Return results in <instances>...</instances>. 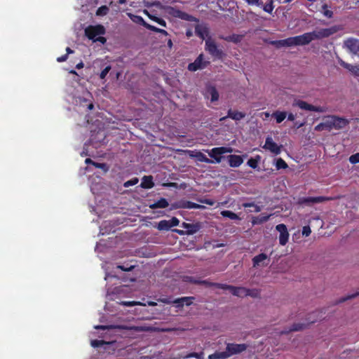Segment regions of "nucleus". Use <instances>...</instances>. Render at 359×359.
<instances>
[{
    "label": "nucleus",
    "mask_w": 359,
    "mask_h": 359,
    "mask_svg": "<svg viewBox=\"0 0 359 359\" xmlns=\"http://www.w3.org/2000/svg\"><path fill=\"white\" fill-rule=\"evenodd\" d=\"M325 313V309L316 310L306 315L304 322L293 323V332H298L306 330L318 320L325 319L323 315Z\"/></svg>",
    "instance_id": "1"
},
{
    "label": "nucleus",
    "mask_w": 359,
    "mask_h": 359,
    "mask_svg": "<svg viewBox=\"0 0 359 359\" xmlns=\"http://www.w3.org/2000/svg\"><path fill=\"white\" fill-rule=\"evenodd\" d=\"M344 29V26L341 25H334L329 28L316 29L311 32H309L311 41L319 40L324 38H327L331 35L337 33L339 31Z\"/></svg>",
    "instance_id": "2"
},
{
    "label": "nucleus",
    "mask_w": 359,
    "mask_h": 359,
    "mask_svg": "<svg viewBox=\"0 0 359 359\" xmlns=\"http://www.w3.org/2000/svg\"><path fill=\"white\" fill-rule=\"evenodd\" d=\"M85 35L90 40L94 41V39L100 35H104L106 29L102 25H89L85 30Z\"/></svg>",
    "instance_id": "3"
},
{
    "label": "nucleus",
    "mask_w": 359,
    "mask_h": 359,
    "mask_svg": "<svg viewBox=\"0 0 359 359\" xmlns=\"http://www.w3.org/2000/svg\"><path fill=\"white\" fill-rule=\"evenodd\" d=\"M248 345L245 344L227 343L224 353L227 359L233 355L241 353L246 351Z\"/></svg>",
    "instance_id": "4"
},
{
    "label": "nucleus",
    "mask_w": 359,
    "mask_h": 359,
    "mask_svg": "<svg viewBox=\"0 0 359 359\" xmlns=\"http://www.w3.org/2000/svg\"><path fill=\"white\" fill-rule=\"evenodd\" d=\"M232 151V149L226 147H214L210 151L208 155L210 158L214 159V163H219L222 161V155L226 153H230Z\"/></svg>",
    "instance_id": "5"
},
{
    "label": "nucleus",
    "mask_w": 359,
    "mask_h": 359,
    "mask_svg": "<svg viewBox=\"0 0 359 359\" xmlns=\"http://www.w3.org/2000/svg\"><path fill=\"white\" fill-rule=\"evenodd\" d=\"M297 106L302 109L307 110V111H313L320 113H324L327 111V107H316L312 104L307 103L305 101L300 100H294L293 102V106Z\"/></svg>",
    "instance_id": "6"
},
{
    "label": "nucleus",
    "mask_w": 359,
    "mask_h": 359,
    "mask_svg": "<svg viewBox=\"0 0 359 359\" xmlns=\"http://www.w3.org/2000/svg\"><path fill=\"white\" fill-rule=\"evenodd\" d=\"M332 199V198L325 197V196L306 197V198H299L297 203L299 205L311 206L314 203H323L325 201H330Z\"/></svg>",
    "instance_id": "7"
},
{
    "label": "nucleus",
    "mask_w": 359,
    "mask_h": 359,
    "mask_svg": "<svg viewBox=\"0 0 359 359\" xmlns=\"http://www.w3.org/2000/svg\"><path fill=\"white\" fill-rule=\"evenodd\" d=\"M193 299H194L193 297H184L175 299L173 301H171L170 298L159 299L158 301L165 304L172 302L176 304L177 307H182L184 305L190 306L192 304Z\"/></svg>",
    "instance_id": "8"
},
{
    "label": "nucleus",
    "mask_w": 359,
    "mask_h": 359,
    "mask_svg": "<svg viewBox=\"0 0 359 359\" xmlns=\"http://www.w3.org/2000/svg\"><path fill=\"white\" fill-rule=\"evenodd\" d=\"M205 50L213 57L221 59L224 55L222 50L219 49L215 42L210 39L205 41Z\"/></svg>",
    "instance_id": "9"
},
{
    "label": "nucleus",
    "mask_w": 359,
    "mask_h": 359,
    "mask_svg": "<svg viewBox=\"0 0 359 359\" xmlns=\"http://www.w3.org/2000/svg\"><path fill=\"white\" fill-rule=\"evenodd\" d=\"M217 286L219 289L229 290L233 295L238 297H244L246 292V287H236L227 284H219Z\"/></svg>",
    "instance_id": "10"
},
{
    "label": "nucleus",
    "mask_w": 359,
    "mask_h": 359,
    "mask_svg": "<svg viewBox=\"0 0 359 359\" xmlns=\"http://www.w3.org/2000/svg\"><path fill=\"white\" fill-rule=\"evenodd\" d=\"M344 48H346L353 55L359 56V40L354 38H348L343 43Z\"/></svg>",
    "instance_id": "11"
},
{
    "label": "nucleus",
    "mask_w": 359,
    "mask_h": 359,
    "mask_svg": "<svg viewBox=\"0 0 359 359\" xmlns=\"http://www.w3.org/2000/svg\"><path fill=\"white\" fill-rule=\"evenodd\" d=\"M209 62L203 61V54L199 55L194 62L189 64L188 69L191 72H196L198 69H204L209 64Z\"/></svg>",
    "instance_id": "12"
},
{
    "label": "nucleus",
    "mask_w": 359,
    "mask_h": 359,
    "mask_svg": "<svg viewBox=\"0 0 359 359\" xmlns=\"http://www.w3.org/2000/svg\"><path fill=\"white\" fill-rule=\"evenodd\" d=\"M337 60L339 64L342 67L347 69L353 76L355 78H359V64L351 65L349 63L344 62L339 57H337Z\"/></svg>",
    "instance_id": "13"
},
{
    "label": "nucleus",
    "mask_w": 359,
    "mask_h": 359,
    "mask_svg": "<svg viewBox=\"0 0 359 359\" xmlns=\"http://www.w3.org/2000/svg\"><path fill=\"white\" fill-rule=\"evenodd\" d=\"M276 230L280 233L279 243L281 245H284L288 241L289 233L287 226L283 224H279L276 226Z\"/></svg>",
    "instance_id": "14"
},
{
    "label": "nucleus",
    "mask_w": 359,
    "mask_h": 359,
    "mask_svg": "<svg viewBox=\"0 0 359 359\" xmlns=\"http://www.w3.org/2000/svg\"><path fill=\"white\" fill-rule=\"evenodd\" d=\"M328 118L332 119V128L335 129L344 128L349 123L348 120L335 116H328Z\"/></svg>",
    "instance_id": "15"
},
{
    "label": "nucleus",
    "mask_w": 359,
    "mask_h": 359,
    "mask_svg": "<svg viewBox=\"0 0 359 359\" xmlns=\"http://www.w3.org/2000/svg\"><path fill=\"white\" fill-rule=\"evenodd\" d=\"M263 147L274 154H279L280 153V147L273 141L271 137H266Z\"/></svg>",
    "instance_id": "16"
},
{
    "label": "nucleus",
    "mask_w": 359,
    "mask_h": 359,
    "mask_svg": "<svg viewBox=\"0 0 359 359\" xmlns=\"http://www.w3.org/2000/svg\"><path fill=\"white\" fill-rule=\"evenodd\" d=\"M311 37L309 32L300 36L293 37V46L307 45L311 42Z\"/></svg>",
    "instance_id": "17"
},
{
    "label": "nucleus",
    "mask_w": 359,
    "mask_h": 359,
    "mask_svg": "<svg viewBox=\"0 0 359 359\" xmlns=\"http://www.w3.org/2000/svg\"><path fill=\"white\" fill-rule=\"evenodd\" d=\"M185 230L187 235H193L198 232L201 229V224L199 223L190 224L183 222L181 225Z\"/></svg>",
    "instance_id": "18"
},
{
    "label": "nucleus",
    "mask_w": 359,
    "mask_h": 359,
    "mask_svg": "<svg viewBox=\"0 0 359 359\" xmlns=\"http://www.w3.org/2000/svg\"><path fill=\"white\" fill-rule=\"evenodd\" d=\"M173 15L175 18H180L183 20L189 21V22H198V20L196 17H194L184 11H180V10H175L173 12Z\"/></svg>",
    "instance_id": "19"
},
{
    "label": "nucleus",
    "mask_w": 359,
    "mask_h": 359,
    "mask_svg": "<svg viewBox=\"0 0 359 359\" xmlns=\"http://www.w3.org/2000/svg\"><path fill=\"white\" fill-rule=\"evenodd\" d=\"M229 165L231 168H238L243 163V157L239 155L231 154L227 156Z\"/></svg>",
    "instance_id": "20"
},
{
    "label": "nucleus",
    "mask_w": 359,
    "mask_h": 359,
    "mask_svg": "<svg viewBox=\"0 0 359 359\" xmlns=\"http://www.w3.org/2000/svg\"><path fill=\"white\" fill-rule=\"evenodd\" d=\"M245 114L238 111H233L232 109H229L227 116L222 117L220 118V121L225 120L227 117L231 118L234 121H240L245 118Z\"/></svg>",
    "instance_id": "21"
},
{
    "label": "nucleus",
    "mask_w": 359,
    "mask_h": 359,
    "mask_svg": "<svg viewBox=\"0 0 359 359\" xmlns=\"http://www.w3.org/2000/svg\"><path fill=\"white\" fill-rule=\"evenodd\" d=\"M208 28L205 25L198 24L195 26V33L196 36L203 40L208 35Z\"/></svg>",
    "instance_id": "22"
},
{
    "label": "nucleus",
    "mask_w": 359,
    "mask_h": 359,
    "mask_svg": "<svg viewBox=\"0 0 359 359\" xmlns=\"http://www.w3.org/2000/svg\"><path fill=\"white\" fill-rule=\"evenodd\" d=\"M140 187L143 189H151L154 187L153 177L151 175H145L142 179Z\"/></svg>",
    "instance_id": "23"
},
{
    "label": "nucleus",
    "mask_w": 359,
    "mask_h": 359,
    "mask_svg": "<svg viewBox=\"0 0 359 359\" xmlns=\"http://www.w3.org/2000/svg\"><path fill=\"white\" fill-rule=\"evenodd\" d=\"M326 118L325 122L320 123L315 127L314 130L316 131H322L324 130L330 131L332 129V119H329L328 116H327Z\"/></svg>",
    "instance_id": "24"
},
{
    "label": "nucleus",
    "mask_w": 359,
    "mask_h": 359,
    "mask_svg": "<svg viewBox=\"0 0 359 359\" xmlns=\"http://www.w3.org/2000/svg\"><path fill=\"white\" fill-rule=\"evenodd\" d=\"M268 259V256L265 253H261L252 258V264L254 267L261 265V263Z\"/></svg>",
    "instance_id": "25"
},
{
    "label": "nucleus",
    "mask_w": 359,
    "mask_h": 359,
    "mask_svg": "<svg viewBox=\"0 0 359 359\" xmlns=\"http://www.w3.org/2000/svg\"><path fill=\"white\" fill-rule=\"evenodd\" d=\"M169 205V203L168 201L164 198H161L157 201H156L154 203L150 205V208L151 209H156V208H165Z\"/></svg>",
    "instance_id": "26"
},
{
    "label": "nucleus",
    "mask_w": 359,
    "mask_h": 359,
    "mask_svg": "<svg viewBox=\"0 0 359 359\" xmlns=\"http://www.w3.org/2000/svg\"><path fill=\"white\" fill-rule=\"evenodd\" d=\"M179 207L182 208H188V209H199V208H202L203 206L198 203L191 202V201H184L180 202V205Z\"/></svg>",
    "instance_id": "27"
},
{
    "label": "nucleus",
    "mask_w": 359,
    "mask_h": 359,
    "mask_svg": "<svg viewBox=\"0 0 359 359\" xmlns=\"http://www.w3.org/2000/svg\"><path fill=\"white\" fill-rule=\"evenodd\" d=\"M270 215L261 214L257 217H255L252 219L253 224H261L267 222L270 217Z\"/></svg>",
    "instance_id": "28"
},
{
    "label": "nucleus",
    "mask_w": 359,
    "mask_h": 359,
    "mask_svg": "<svg viewBox=\"0 0 359 359\" xmlns=\"http://www.w3.org/2000/svg\"><path fill=\"white\" fill-rule=\"evenodd\" d=\"M196 160L199 162H203L206 163H213L214 161L210 158H208L201 151L196 152V154L194 155Z\"/></svg>",
    "instance_id": "29"
},
{
    "label": "nucleus",
    "mask_w": 359,
    "mask_h": 359,
    "mask_svg": "<svg viewBox=\"0 0 359 359\" xmlns=\"http://www.w3.org/2000/svg\"><path fill=\"white\" fill-rule=\"evenodd\" d=\"M272 43L275 44L278 48L284 46H292V37L283 40L275 41H273Z\"/></svg>",
    "instance_id": "30"
},
{
    "label": "nucleus",
    "mask_w": 359,
    "mask_h": 359,
    "mask_svg": "<svg viewBox=\"0 0 359 359\" xmlns=\"http://www.w3.org/2000/svg\"><path fill=\"white\" fill-rule=\"evenodd\" d=\"M261 157L259 155H257L255 158H250L248 162L247 165L253 168L256 169L258 167L259 162L260 161Z\"/></svg>",
    "instance_id": "31"
},
{
    "label": "nucleus",
    "mask_w": 359,
    "mask_h": 359,
    "mask_svg": "<svg viewBox=\"0 0 359 359\" xmlns=\"http://www.w3.org/2000/svg\"><path fill=\"white\" fill-rule=\"evenodd\" d=\"M156 228L159 231H168L171 228L170 225L169 220L163 219V220L160 221L158 223Z\"/></svg>",
    "instance_id": "32"
},
{
    "label": "nucleus",
    "mask_w": 359,
    "mask_h": 359,
    "mask_svg": "<svg viewBox=\"0 0 359 359\" xmlns=\"http://www.w3.org/2000/svg\"><path fill=\"white\" fill-rule=\"evenodd\" d=\"M221 215L224 217H227L233 220L239 219L238 215L230 210H223L221 212Z\"/></svg>",
    "instance_id": "33"
},
{
    "label": "nucleus",
    "mask_w": 359,
    "mask_h": 359,
    "mask_svg": "<svg viewBox=\"0 0 359 359\" xmlns=\"http://www.w3.org/2000/svg\"><path fill=\"white\" fill-rule=\"evenodd\" d=\"M358 296H359V292H357L355 293H353L352 294H350V295H347L346 297H343L340 299H339L338 300H337L334 303V304H341V303H343V302H345L349 299H354L355 297H357Z\"/></svg>",
    "instance_id": "34"
},
{
    "label": "nucleus",
    "mask_w": 359,
    "mask_h": 359,
    "mask_svg": "<svg viewBox=\"0 0 359 359\" xmlns=\"http://www.w3.org/2000/svg\"><path fill=\"white\" fill-rule=\"evenodd\" d=\"M208 359H226L224 351H216L208 355Z\"/></svg>",
    "instance_id": "35"
},
{
    "label": "nucleus",
    "mask_w": 359,
    "mask_h": 359,
    "mask_svg": "<svg viewBox=\"0 0 359 359\" xmlns=\"http://www.w3.org/2000/svg\"><path fill=\"white\" fill-rule=\"evenodd\" d=\"M273 116L278 123H281L286 118V114L285 112L276 111L273 114Z\"/></svg>",
    "instance_id": "36"
},
{
    "label": "nucleus",
    "mask_w": 359,
    "mask_h": 359,
    "mask_svg": "<svg viewBox=\"0 0 359 359\" xmlns=\"http://www.w3.org/2000/svg\"><path fill=\"white\" fill-rule=\"evenodd\" d=\"M259 295V292L256 289H248L246 288V292L245 293V297H257Z\"/></svg>",
    "instance_id": "37"
},
{
    "label": "nucleus",
    "mask_w": 359,
    "mask_h": 359,
    "mask_svg": "<svg viewBox=\"0 0 359 359\" xmlns=\"http://www.w3.org/2000/svg\"><path fill=\"white\" fill-rule=\"evenodd\" d=\"M276 167L277 170L285 169L287 167L285 161L281 158L276 160Z\"/></svg>",
    "instance_id": "38"
},
{
    "label": "nucleus",
    "mask_w": 359,
    "mask_h": 359,
    "mask_svg": "<svg viewBox=\"0 0 359 359\" xmlns=\"http://www.w3.org/2000/svg\"><path fill=\"white\" fill-rule=\"evenodd\" d=\"M109 11V9L107 6H102L100 8H98V9L97 10L96 15H106L108 13Z\"/></svg>",
    "instance_id": "39"
},
{
    "label": "nucleus",
    "mask_w": 359,
    "mask_h": 359,
    "mask_svg": "<svg viewBox=\"0 0 359 359\" xmlns=\"http://www.w3.org/2000/svg\"><path fill=\"white\" fill-rule=\"evenodd\" d=\"M149 18L153 21L156 22V23H158L159 25L163 27H166V22L163 18L156 16H149Z\"/></svg>",
    "instance_id": "40"
},
{
    "label": "nucleus",
    "mask_w": 359,
    "mask_h": 359,
    "mask_svg": "<svg viewBox=\"0 0 359 359\" xmlns=\"http://www.w3.org/2000/svg\"><path fill=\"white\" fill-rule=\"evenodd\" d=\"M219 283H218L210 282L208 280H199V283H198V285H203L207 287H215L217 288V285H219Z\"/></svg>",
    "instance_id": "41"
},
{
    "label": "nucleus",
    "mask_w": 359,
    "mask_h": 359,
    "mask_svg": "<svg viewBox=\"0 0 359 359\" xmlns=\"http://www.w3.org/2000/svg\"><path fill=\"white\" fill-rule=\"evenodd\" d=\"M107 344V343L104 340H97V339L92 340L90 342L91 346L94 348H98V347H100L102 345Z\"/></svg>",
    "instance_id": "42"
},
{
    "label": "nucleus",
    "mask_w": 359,
    "mask_h": 359,
    "mask_svg": "<svg viewBox=\"0 0 359 359\" xmlns=\"http://www.w3.org/2000/svg\"><path fill=\"white\" fill-rule=\"evenodd\" d=\"M210 95H211V101L212 102H215V101L218 100L219 93L215 88H212L210 90Z\"/></svg>",
    "instance_id": "43"
},
{
    "label": "nucleus",
    "mask_w": 359,
    "mask_h": 359,
    "mask_svg": "<svg viewBox=\"0 0 359 359\" xmlns=\"http://www.w3.org/2000/svg\"><path fill=\"white\" fill-rule=\"evenodd\" d=\"M93 165L97 168H100L102 170H103L104 172H107L108 170H109V167L108 165L104 163H97V162H95L93 163Z\"/></svg>",
    "instance_id": "44"
},
{
    "label": "nucleus",
    "mask_w": 359,
    "mask_h": 359,
    "mask_svg": "<svg viewBox=\"0 0 359 359\" xmlns=\"http://www.w3.org/2000/svg\"><path fill=\"white\" fill-rule=\"evenodd\" d=\"M187 357L188 358H195L196 359H203L204 358V353L202 351L199 352V353L193 352V353H189L187 355Z\"/></svg>",
    "instance_id": "45"
},
{
    "label": "nucleus",
    "mask_w": 359,
    "mask_h": 359,
    "mask_svg": "<svg viewBox=\"0 0 359 359\" xmlns=\"http://www.w3.org/2000/svg\"><path fill=\"white\" fill-rule=\"evenodd\" d=\"M138 179L137 177H134L130 180H128L126 181L124 184H123V186L125 187H129L130 186H133V185H135L138 183Z\"/></svg>",
    "instance_id": "46"
},
{
    "label": "nucleus",
    "mask_w": 359,
    "mask_h": 359,
    "mask_svg": "<svg viewBox=\"0 0 359 359\" xmlns=\"http://www.w3.org/2000/svg\"><path fill=\"white\" fill-rule=\"evenodd\" d=\"M117 268L123 271H130L135 268V266L127 264L126 265H118Z\"/></svg>",
    "instance_id": "47"
},
{
    "label": "nucleus",
    "mask_w": 359,
    "mask_h": 359,
    "mask_svg": "<svg viewBox=\"0 0 359 359\" xmlns=\"http://www.w3.org/2000/svg\"><path fill=\"white\" fill-rule=\"evenodd\" d=\"M349 161L352 164H355V163H359V153H356L355 154L351 155L349 157Z\"/></svg>",
    "instance_id": "48"
},
{
    "label": "nucleus",
    "mask_w": 359,
    "mask_h": 359,
    "mask_svg": "<svg viewBox=\"0 0 359 359\" xmlns=\"http://www.w3.org/2000/svg\"><path fill=\"white\" fill-rule=\"evenodd\" d=\"M133 18H134V20L133 21L137 22V23H140V25H142V26L144 27V25L145 23H147V22L144 21V20L143 19L142 17L141 16H139V15H133Z\"/></svg>",
    "instance_id": "49"
},
{
    "label": "nucleus",
    "mask_w": 359,
    "mask_h": 359,
    "mask_svg": "<svg viewBox=\"0 0 359 359\" xmlns=\"http://www.w3.org/2000/svg\"><path fill=\"white\" fill-rule=\"evenodd\" d=\"M111 69L110 66H107L104 69L102 70V72L100 74V79H103L106 77L107 74L109 73V70Z\"/></svg>",
    "instance_id": "50"
},
{
    "label": "nucleus",
    "mask_w": 359,
    "mask_h": 359,
    "mask_svg": "<svg viewBox=\"0 0 359 359\" xmlns=\"http://www.w3.org/2000/svg\"><path fill=\"white\" fill-rule=\"evenodd\" d=\"M311 233L310 226H304L302 234L305 236H309Z\"/></svg>",
    "instance_id": "51"
},
{
    "label": "nucleus",
    "mask_w": 359,
    "mask_h": 359,
    "mask_svg": "<svg viewBox=\"0 0 359 359\" xmlns=\"http://www.w3.org/2000/svg\"><path fill=\"white\" fill-rule=\"evenodd\" d=\"M184 280L186 281H187V282L198 285L200 279H197V278H196L194 277H192V276H186L184 278Z\"/></svg>",
    "instance_id": "52"
},
{
    "label": "nucleus",
    "mask_w": 359,
    "mask_h": 359,
    "mask_svg": "<svg viewBox=\"0 0 359 359\" xmlns=\"http://www.w3.org/2000/svg\"><path fill=\"white\" fill-rule=\"evenodd\" d=\"M169 222H170V227H173V226H176L179 225L180 220L177 217H173L171 218V219L169 220Z\"/></svg>",
    "instance_id": "53"
},
{
    "label": "nucleus",
    "mask_w": 359,
    "mask_h": 359,
    "mask_svg": "<svg viewBox=\"0 0 359 359\" xmlns=\"http://www.w3.org/2000/svg\"><path fill=\"white\" fill-rule=\"evenodd\" d=\"M144 27L147 28V29L150 30V31H152V32H156L158 33V27L154 26V25H151L149 23H145L144 25Z\"/></svg>",
    "instance_id": "54"
},
{
    "label": "nucleus",
    "mask_w": 359,
    "mask_h": 359,
    "mask_svg": "<svg viewBox=\"0 0 359 359\" xmlns=\"http://www.w3.org/2000/svg\"><path fill=\"white\" fill-rule=\"evenodd\" d=\"M144 27L147 28V29L150 30V31H152V32H156L158 33V27L154 26V25H151L149 23H145L144 25Z\"/></svg>",
    "instance_id": "55"
},
{
    "label": "nucleus",
    "mask_w": 359,
    "mask_h": 359,
    "mask_svg": "<svg viewBox=\"0 0 359 359\" xmlns=\"http://www.w3.org/2000/svg\"><path fill=\"white\" fill-rule=\"evenodd\" d=\"M263 9L264 11L267 12V13H271L273 9V7L272 6V4H266V5H263Z\"/></svg>",
    "instance_id": "56"
},
{
    "label": "nucleus",
    "mask_w": 359,
    "mask_h": 359,
    "mask_svg": "<svg viewBox=\"0 0 359 359\" xmlns=\"http://www.w3.org/2000/svg\"><path fill=\"white\" fill-rule=\"evenodd\" d=\"M107 41V39L105 37L102 36V35L98 36L95 39H94L93 42H100L102 44H104Z\"/></svg>",
    "instance_id": "57"
},
{
    "label": "nucleus",
    "mask_w": 359,
    "mask_h": 359,
    "mask_svg": "<svg viewBox=\"0 0 359 359\" xmlns=\"http://www.w3.org/2000/svg\"><path fill=\"white\" fill-rule=\"evenodd\" d=\"M304 123H305V121H303L302 123H299L297 121L294 122V117L293 116V127H296L297 128H299L301 126H304Z\"/></svg>",
    "instance_id": "58"
},
{
    "label": "nucleus",
    "mask_w": 359,
    "mask_h": 359,
    "mask_svg": "<svg viewBox=\"0 0 359 359\" xmlns=\"http://www.w3.org/2000/svg\"><path fill=\"white\" fill-rule=\"evenodd\" d=\"M323 14L325 16L327 17L328 18H331L333 16V12L330 10H325L323 11Z\"/></svg>",
    "instance_id": "59"
},
{
    "label": "nucleus",
    "mask_w": 359,
    "mask_h": 359,
    "mask_svg": "<svg viewBox=\"0 0 359 359\" xmlns=\"http://www.w3.org/2000/svg\"><path fill=\"white\" fill-rule=\"evenodd\" d=\"M67 57H68L67 54H65V55H63L57 57V61L58 62H65V61H66L67 60Z\"/></svg>",
    "instance_id": "60"
},
{
    "label": "nucleus",
    "mask_w": 359,
    "mask_h": 359,
    "mask_svg": "<svg viewBox=\"0 0 359 359\" xmlns=\"http://www.w3.org/2000/svg\"><path fill=\"white\" fill-rule=\"evenodd\" d=\"M172 231L178 233L179 235L180 236H184V235H187L186 232L184 230H181V229H175L172 230Z\"/></svg>",
    "instance_id": "61"
},
{
    "label": "nucleus",
    "mask_w": 359,
    "mask_h": 359,
    "mask_svg": "<svg viewBox=\"0 0 359 359\" xmlns=\"http://www.w3.org/2000/svg\"><path fill=\"white\" fill-rule=\"evenodd\" d=\"M238 36L232 35V36H229V38H227L226 40L231 41L233 42H238Z\"/></svg>",
    "instance_id": "62"
},
{
    "label": "nucleus",
    "mask_w": 359,
    "mask_h": 359,
    "mask_svg": "<svg viewBox=\"0 0 359 359\" xmlns=\"http://www.w3.org/2000/svg\"><path fill=\"white\" fill-rule=\"evenodd\" d=\"M243 207L244 208H250V207H254L255 206V204L254 203H243L242 204Z\"/></svg>",
    "instance_id": "63"
},
{
    "label": "nucleus",
    "mask_w": 359,
    "mask_h": 359,
    "mask_svg": "<svg viewBox=\"0 0 359 359\" xmlns=\"http://www.w3.org/2000/svg\"><path fill=\"white\" fill-rule=\"evenodd\" d=\"M158 33L163 34L164 36H168V33L167 31H165V29H160V28L158 29Z\"/></svg>",
    "instance_id": "64"
}]
</instances>
